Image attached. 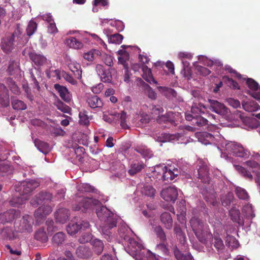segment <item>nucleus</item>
Listing matches in <instances>:
<instances>
[{"mask_svg":"<svg viewBox=\"0 0 260 260\" xmlns=\"http://www.w3.org/2000/svg\"><path fill=\"white\" fill-rule=\"evenodd\" d=\"M246 84L251 90L254 91L257 90L259 88V85L255 80L251 78H248L246 81Z\"/></svg>","mask_w":260,"mask_h":260,"instance_id":"obj_61","label":"nucleus"},{"mask_svg":"<svg viewBox=\"0 0 260 260\" xmlns=\"http://www.w3.org/2000/svg\"><path fill=\"white\" fill-rule=\"evenodd\" d=\"M118 54L120 55L118 57V63L122 64L124 68H128L127 61L129 59L128 53L126 51L120 50L118 51Z\"/></svg>","mask_w":260,"mask_h":260,"instance_id":"obj_33","label":"nucleus"},{"mask_svg":"<svg viewBox=\"0 0 260 260\" xmlns=\"http://www.w3.org/2000/svg\"><path fill=\"white\" fill-rule=\"evenodd\" d=\"M192 123L194 125L201 127L208 125V120L201 116L196 115V118L193 119Z\"/></svg>","mask_w":260,"mask_h":260,"instance_id":"obj_49","label":"nucleus"},{"mask_svg":"<svg viewBox=\"0 0 260 260\" xmlns=\"http://www.w3.org/2000/svg\"><path fill=\"white\" fill-rule=\"evenodd\" d=\"M225 148L229 153L237 157H245L248 156L247 151L244 150L242 145L235 142H230L226 143Z\"/></svg>","mask_w":260,"mask_h":260,"instance_id":"obj_7","label":"nucleus"},{"mask_svg":"<svg viewBox=\"0 0 260 260\" xmlns=\"http://www.w3.org/2000/svg\"><path fill=\"white\" fill-rule=\"evenodd\" d=\"M231 119L235 122H244L246 121V116L241 111L236 110L231 114Z\"/></svg>","mask_w":260,"mask_h":260,"instance_id":"obj_37","label":"nucleus"},{"mask_svg":"<svg viewBox=\"0 0 260 260\" xmlns=\"http://www.w3.org/2000/svg\"><path fill=\"white\" fill-rule=\"evenodd\" d=\"M91 244L94 252L98 255L101 254L104 248L103 241L99 239H95L92 241Z\"/></svg>","mask_w":260,"mask_h":260,"instance_id":"obj_32","label":"nucleus"},{"mask_svg":"<svg viewBox=\"0 0 260 260\" xmlns=\"http://www.w3.org/2000/svg\"><path fill=\"white\" fill-rule=\"evenodd\" d=\"M54 105L56 107L58 110L61 112L69 114H71V108L64 104L60 100L58 99L54 102Z\"/></svg>","mask_w":260,"mask_h":260,"instance_id":"obj_38","label":"nucleus"},{"mask_svg":"<svg viewBox=\"0 0 260 260\" xmlns=\"http://www.w3.org/2000/svg\"><path fill=\"white\" fill-rule=\"evenodd\" d=\"M154 231L156 234L157 237L159 238L162 242H165L166 240V235L162 228L160 225L156 226L154 229Z\"/></svg>","mask_w":260,"mask_h":260,"instance_id":"obj_48","label":"nucleus"},{"mask_svg":"<svg viewBox=\"0 0 260 260\" xmlns=\"http://www.w3.org/2000/svg\"><path fill=\"white\" fill-rule=\"evenodd\" d=\"M235 168L238 171V172L244 177L250 179L252 178V175H251V173L249 171H247L244 167L239 165H237L235 166Z\"/></svg>","mask_w":260,"mask_h":260,"instance_id":"obj_54","label":"nucleus"},{"mask_svg":"<svg viewBox=\"0 0 260 260\" xmlns=\"http://www.w3.org/2000/svg\"><path fill=\"white\" fill-rule=\"evenodd\" d=\"M160 196L167 202H175L178 196L177 188L175 186H169L161 191Z\"/></svg>","mask_w":260,"mask_h":260,"instance_id":"obj_11","label":"nucleus"},{"mask_svg":"<svg viewBox=\"0 0 260 260\" xmlns=\"http://www.w3.org/2000/svg\"><path fill=\"white\" fill-rule=\"evenodd\" d=\"M70 215L69 210L66 208L57 209L54 214L56 222L61 224L66 223L68 220Z\"/></svg>","mask_w":260,"mask_h":260,"instance_id":"obj_14","label":"nucleus"},{"mask_svg":"<svg viewBox=\"0 0 260 260\" xmlns=\"http://www.w3.org/2000/svg\"><path fill=\"white\" fill-rule=\"evenodd\" d=\"M67 43L70 47L76 49H80L83 46L82 42L78 41L74 37H71L67 39Z\"/></svg>","mask_w":260,"mask_h":260,"instance_id":"obj_40","label":"nucleus"},{"mask_svg":"<svg viewBox=\"0 0 260 260\" xmlns=\"http://www.w3.org/2000/svg\"><path fill=\"white\" fill-rule=\"evenodd\" d=\"M135 150L144 157L150 158L153 155L152 152L145 146L137 147Z\"/></svg>","mask_w":260,"mask_h":260,"instance_id":"obj_44","label":"nucleus"},{"mask_svg":"<svg viewBox=\"0 0 260 260\" xmlns=\"http://www.w3.org/2000/svg\"><path fill=\"white\" fill-rule=\"evenodd\" d=\"M213 244L218 253H221L225 248L222 239L217 235H214L213 238Z\"/></svg>","mask_w":260,"mask_h":260,"instance_id":"obj_28","label":"nucleus"},{"mask_svg":"<svg viewBox=\"0 0 260 260\" xmlns=\"http://www.w3.org/2000/svg\"><path fill=\"white\" fill-rule=\"evenodd\" d=\"M173 136L167 133H162L157 137L156 141L159 142L165 143L173 139Z\"/></svg>","mask_w":260,"mask_h":260,"instance_id":"obj_59","label":"nucleus"},{"mask_svg":"<svg viewBox=\"0 0 260 260\" xmlns=\"http://www.w3.org/2000/svg\"><path fill=\"white\" fill-rule=\"evenodd\" d=\"M37 28V24L34 21H30L27 27H26V34L28 36H32L35 32L36 31Z\"/></svg>","mask_w":260,"mask_h":260,"instance_id":"obj_52","label":"nucleus"},{"mask_svg":"<svg viewBox=\"0 0 260 260\" xmlns=\"http://www.w3.org/2000/svg\"><path fill=\"white\" fill-rule=\"evenodd\" d=\"M34 219L32 216L25 215L21 220L15 222V230L20 233H30L32 231Z\"/></svg>","mask_w":260,"mask_h":260,"instance_id":"obj_6","label":"nucleus"},{"mask_svg":"<svg viewBox=\"0 0 260 260\" xmlns=\"http://www.w3.org/2000/svg\"><path fill=\"white\" fill-rule=\"evenodd\" d=\"M123 36L119 34H115L110 36L109 39V43L120 44L123 40Z\"/></svg>","mask_w":260,"mask_h":260,"instance_id":"obj_58","label":"nucleus"},{"mask_svg":"<svg viewBox=\"0 0 260 260\" xmlns=\"http://www.w3.org/2000/svg\"><path fill=\"white\" fill-rule=\"evenodd\" d=\"M225 242L232 248H237L239 246L238 240L233 236L228 235L226 237Z\"/></svg>","mask_w":260,"mask_h":260,"instance_id":"obj_55","label":"nucleus"},{"mask_svg":"<svg viewBox=\"0 0 260 260\" xmlns=\"http://www.w3.org/2000/svg\"><path fill=\"white\" fill-rule=\"evenodd\" d=\"M125 240H127L126 252L136 260H144L147 258L150 260L154 257L153 254L149 250L145 249L143 246L134 239L125 236Z\"/></svg>","mask_w":260,"mask_h":260,"instance_id":"obj_3","label":"nucleus"},{"mask_svg":"<svg viewBox=\"0 0 260 260\" xmlns=\"http://www.w3.org/2000/svg\"><path fill=\"white\" fill-rule=\"evenodd\" d=\"M243 213L247 218H252L255 216L252 206L250 205H246L243 207Z\"/></svg>","mask_w":260,"mask_h":260,"instance_id":"obj_53","label":"nucleus"},{"mask_svg":"<svg viewBox=\"0 0 260 260\" xmlns=\"http://www.w3.org/2000/svg\"><path fill=\"white\" fill-rule=\"evenodd\" d=\"M34 143L37 149L45 154H47L50 150L49 145L46 142L36 139Z\"/></svg>","mask_w":260,"mask_h":260,"instance_id":"obj_26","label":"nucleus"},{"mask_svg":"<svg viewBox=\"0 0 260 260\" xmlns=\"http://www.w3.org/2000/svg\"><path fill=\"white\" fill-rule=\"evenodd\" d=\"M79 123L81 125L87 126L89 124L87 112L85 111H81L79 114Z\"/></svg>","mask_w":260,"mask_h":260,"instance_id":"obj_51","label":"nucleus"},{"mask_svg":"<svg viewBox=\"0 0 260 260\" xmlns=\"http://www.w3.org/2000/svg\"><path fill=\"white\" fill-rule=\"evenodd\" d=\"M160 218L161 222L167 229L170 230L172 229L173 226V219L169 212H165L162 213Z\"/></svg>","mask_w":260,"mask_h":260,"instance_id":"obj_24","label":"nucleus"},{"mask_svg":"<svg viewBox=\"0 0 260 260\" xmlns=\"http://www.w3.org/2000/svg\"><path fill=\"white\" fill-rule=\"evenodd\" d=\"M243 109L248 112L256 111L260 109L259 105L255 101H249L242 103Z\"/></svg>","mask_w":260,"mask_h":260,"instance_id":"obj_35","label":"nucleus"},{"mask_svg":"<svg viewBox=\"0 0 260 260\" xmlns=\"http://www.w3.org/2000/svg\"><path fill=\"white\" fill-rule=\"evenodd\" d=\"M92 235L90 232L83 233L79 237L78 241L80 243H87L91 240Z\"/></svg>","mask_w":260,"mask_h":260,"instance_id":"obj_56","label":"nucleus"},{"mask_svg":"<svg viewBox=\"0 0 260 260\" xmlns=\"http://www.w3.org/2000/svg\"><path fill=\"white\" fill-rule=\"evenodd\" d=\"M81 229V224L71 221L67 227L68 233L71 235L76 234Z\"/></svg>","mask_w":260,"mask_h":260,"instance_id":"obj_34","label":"nucleus"},{"mask_svg":"<svg viewBox=\"0 0 260 260\" xmlns=\"http://www.w3.org/2000/svg\"><path fill=\"white\" fill-rule=\"evenodd\" d=\"M205 109V106L202 104H199L198 106H193L191 108V111L192 113H204V110Z\"/></svg>","mask_w":260,"mask_h":260,"instance_id":"obj_64","label":"nucleus"},{"mask_svg":"<svg viewBox=\"0 0 260 260\" xmlns=\"http://www.w3.org/2000/svg\"><path fill=\"white\" fill-rule=\"evenodd\" d=\"M70 70L74 73V76L77 79L82 77V71L80 65L76 62H71L68 65Z\"/></svg>","mask_w":260,"mask_h":260,"instance_id":"obj_30","label":"nucleus"},{"mask_svg":"<svg viewBox=\"0 0 260 260\" xmlns=\"http://www.w3.org/2000/svg\"><path fill=\"white\" fill-rule=\"evenodd\" d=\"M66 239V235L62 232L55 234L51 238V243L54 246L61 245Z\"/></svg>","mask_w":260,"mask_h":260,"instance_id":"obj_25","label":"nucleus"},{"mask_svg":"<svg viewBox=\"0 0 260 260\" xmlns=\"http://www.w3.org/2000/svg\"><path fill=\"white\" fill-rule=\"evenodd\" d=\"M174 254L177 260H192L190 254H184L176 246L174 249Z\"/></svg>","mask_w":260,"mask_h":260,"instance_id":"obj_42","label":"nucleus"},{"mask_svg":"<svg viewBox=\"0 0 260 260\" xmlns=\"http://www.w3.org/2000/svg\"><path fill=\"white\" fill-rule=\"evenodd\" d=\"M101 202L97 199L88 197H79L76 203L73 205V209L74 211H80L85 212L88 210H91L95 206H100Z\"/></svg>","mask_w":260,"mask_h":260,"instance_id":"obj_4","label":"nucleus"},{"mask_svg":"<svg viewBox=\"0 0 260 260\" xmlns=\"http://www.w3.org/2000/svg\"><path fill=\"white\" fill-rule=\"evenodd\" d=\"M9 95L8 90L5 85L0 84V104L6 107L9 104Z\"/></svg>","mask_w":260,"mask_h":260,"instance_id":"obj_19","label":"nucleus"},{"mask_svg":"<svg viewBox=\"0 0 260 260\" xmlns=\"http://www.w3.org/2000/svg\"><path fill=\"white\" fill-rule=\"evenodd\" d=\"M141 192L142 194L145 196L153 198L155 196L156 190L152 186L147 185L144 186L141 189Z\"/></svg>","mask_w":260,"mask_h":260,"instance_id":"obj_39","label":"nucleus"},{"mask_svg":"<svg viewBox=\"0 0 260 260\" xmlns=\"http://www.w3.org/2000/svg\"><path fill=\"white\" fill-rule=\"evenodd\" d=\"M19 30L17 29L10 36H7L2 39L1 47L6 53H9L14 49V42L15 37L18 38Z\"/></svg>","mask_w":260,"mask_h":260,"instance_id":"obj_8","label":"nucleus"},{"mask_svg":"<svg viewBox=\"0 0 260 260\" xmlns=\"http://www.w3.org/2000/svg\"><path fill=\"white\" fill-rule=\"evenodd\" d=\"M231 219L235 222L239 223L240 220V213L239 209L236 207H232L229 211Z\"/></svg>","mask_w":260,"mask_h":260,"instance_id":"obj_45","label":"nucleus"},{"mask_svg":"<svg viewBox=\"0 0 260 260\" xmlns=\"http://www.w3.org/2000/svg\"><path fill=\"white\" fill-rule=\"evenodd\" d=\"M236 193L237 197L240 199L246 200L248 198L246 191L241 187L236 188Z\"/></svg>","mask_w":260,"mask_h":260,"instance_id":"obj_60","label":"nucleus"},{"mask_svg":"<svg viewBox=\"0 0 260 260\" xmlns=\"http://www.w3.org/2000/svg\"><path fill=\"white\" fill-rule=\"evenodd\" d=\"M96 71L98 75L100 77L102 82L105 83H110L112 81L111 73L109 71L106 70L104 67L100 64L96 66Z\"/></svg>","mask_w":260,"mask_h":260,"instance_id":"obj_15","label":"nucleus"},{"mask_svg":"<svg viewBox=\"0 0 260 260\" xmlns=\"http://www.w3.org/2000/svg\"><path fill=\"white\" fill-rule=\"evenodd\" d=\"M52 211V208L50 206H42L36 210L34 216L37 219V220H41L51 213Z\"/></svg>","mask_w":260,"mask_h":260,"instance_id":"obj_17","label":"nucleus"},{"mask_svg":"<svg viewBox=\"0 0 260 260\" xmlns=\"http://www.w3.org/2000/svg\"><path fill=\"white\" fill-rule=\"evenodd\" d=\"M174 179L173 174H172V170L170 169H168L167 167H166L163 176H161L162 181H169L173 180Z\"/></svg>","mask_w":260,"mask_h":260,"instance_id":"obj_57","label":"nucleus"},{"mask_svg":"<svg viewBox=\"0 0 260 260\" xmlns=\"http://www.w3.org/2000/svg\"><path fill=\"white\" fill-rule=\"evenodd\" d=\"M17 237L15 232L11 227L0 228V238L4 240H13Z\"/></svg>","mask_w":260,"mask_h":260,"instance_id":"obj_16","label":"nucleus"},{"mask_svg":"<svg viewBox=\"0 0 260 260\" xmlns=\"http://www.w3.org/2000/svg\"><path fill=\"white\" fill-rule=\"evenodd\" d=\"M35 239L42 243H46L48 240L47 235L44 228H40L35 232Z\"/></svg>","mask_w":260,"mask_h":260,"instance_id":"obj_27","label":"nucleus"},{"mask_svg":"<svg viewBox=\"0 0 260 260\" xmlns=\"http://www.w3.org/2000/svg\"><path fill=\"white\" fill-rule=\"evenodd\" d=\"M196 70L198 73L204 76L209 75L211 73L208 69L201 66H197L196 67Z\"/></svg>","mask_w":260,"mask_h":260,"instance_id":"obj_63","label":"nucleus"},{"mask_svg":"<svg viewBox=\"0 0 260 260\" xmlns=\"http://www.w3.org/2000/svg\"><path fill=\"white\" fill-rule=\"evenodd\" d=\"M166 166L162 165L156 166L153 171V175L159 180H161V176H163Z\"/></svg>","mask_w":260,"mask_h":260,"instance_id":"obj_47","label":"nucleus"},{"mask_svg":"<svg viewBox=\"0 0 260 260\" xmlns=\"http://www.w3.org/2000/svg\"><path fill=\"white\" fill-rule=\"evenodd\" d=\"M39 185V182L35 180H27L18 182L15 186V192L10 201V204L15 207L23 204L28 199V194Z\"/></svg>","mask_w":260,"mask_h":260,"instance_id":"obj_1","label":"nucleus"},{"mask_svg":"<svg viewBox=\"0 0 260 260\" xmlns=\"http://www.w3.org/2000/svg\"><path fill=\"white\" fill-rule=\"evenodd\" d=\"M145 167V165L143 162L134 163L131 165L130 169L128 173L131 176H133L137 173L140 172Z\"/></svg>","mask_w":260,"mask_h":260,"instance_id":"obj_36","label":"nucleus"},{"mask_svg":"<svg viewBox=\"0 0 260 260\" xmlns=\"http://www.w3.org/2000/svg\"><path fill=\"white\" fill-rule=\"evenodd\" d=\"M20 212L19 211H16L13 209H10L0 214V222L2 223L11 222L15 218H17Z\"/></svg>","mask_w":260,"mask_h":260,"instance_id":"obj_13","label":"nucleus"},{"mask_svg":"<svg viewBox=\"0 0 260 260\" xmlns=\"http://www.w3.org/2000/svg\"><path fill=\"white\" fill-rule=\"evenodd\" d=\"M137 81L140 85L142 86L145 89L147 90V95L149 98L152 100H155L156 98V93L148 84L140 78L137 79Z\"/></svg>","mask_w":260,"mask_h":260,"instance_id":"obj_29","label":"nucleus"},{"mask_svg":"<svg viewBox=\"0 0 260 260\" xmlns=\"http://www.w3.org/2000/svg\"><path fill=\"white\" fill-rule=\"evenodd\" d=\"M101 56H102V60L106 65L109 67H112L113 64V57L106 53H104Z\"/></svg>","mask_w":260,"mask_h":260,"instance_id":"obj_62","label":"nucleus"},{"mask_svg":"<svg viewBox=\"0 0 260 260\" xmlns=\"http://www.w3.org/2000/svg\"><path fill=\"white\" fill-rule=\"evenodd\" d=\"M197 171H194L193 175L201 180L202 182L209 184L210 181L209 168L203 160H199L196 166Z\"/></svg>","mask_w":260,"mask_h":260,"instance_id":"obj_5","label":"nucleus"},{"mask_svg":"<svg viewBox=\"0 0 260 260\" xmlns=\"http://www.w3.org/2000/svg\"><path fill=\"white\" fill-rule=\"evenodd\" d=\"M208 101L210 104L209 109L211 111L223 116L228 114L229 109L224 104L214 100L209 99Z\"/></svg>","mask_w":260,"mask_h":260,"instance_id":"obj_10","label":"nucleus"},{"mask_svg":"<svg viewBox=\"0 0 260 260\" xmlns=\"http://www.w3.org/2000/svg\"><path fill=\"white\" fill-rule=\"evenodd\" d=\"M52 194L47 191H41L35 196L30 201V204L34 207L39 205H44L50 203L52 199Z\"/></svg>","mask_w":260,"mask_h":260,"instance_id":"obj_9","label":"nucleus"},{"mask_svg":"<svg viewBox=\"0 0 260 260\" xmlns=\"http://www.w3.org/2000/svg\"><path fill=\"white\" fill-rule=\"evenodd\" d=\"M234 199L233 193L232 192H228L221 198V201L222 206H229Z\"/></svg>","mask_w":260,"mask_h":260,"instance_id":"obj_46","label":"nucleus"},{"mask_svg":"<svg viewBox=\"0 0 260 260\" xmlns=\"http://www.w3.org/2000/svg\"><path fill=\"white\" fill-rule=\"evenodd\" d=\"M190 224L195 235L200 238L205 225V223L198 218L193 217L190 220Z\"/></svg>","mask_w":260,"mask_h":260,"instance_id":"obj_12","label":"nucleus"},{"mask_svg":"<svg viewBox=\"0 0 260 260\" xmlns=\"http://www.w3.org/2000/svg\"><path fill=\"white\" fill-rule=\"evenodd\" d=\"M12 106L14 109L17 110H24L27 108L26 104L22 101L18 99L12 100Z\"/></svg>","mask_w":260,"mask_h":260,"instance_id":"obj_43","label":"nucleus"},{"mask_svg":"<svg viewBox=\"0 0 260 260\" xmlns=\"http://www.w3.org/2000/svg\"><path fill=\"white\" fill-rule=\"evenodd\" d=\"M87 102L89 107L92 109L101 108L103 104L101 99L95 95H90L88 97Z\"/></svg>","mask_w":260,"mask_h":260,"instance_id":"obj_23","label":"nucleus"},{"mask_svg":"<svg viewBox=\"0 0 260 260\" xmlns=\"http://www.w3.org/2000/svg\"><path fill=\"white\" fill-rule=\"evenodd\" d=\"M101 52L96 49H92L84 54V58L85 59L91 61L95 59V56L101 55Z\"/></svg>","mask_w":260,"mask_h":260,"instance_id":"obj_41","label":"nucleus"},{"mask_svg":"<svg viewBox=\"0 0 260 260\" xmlns=\"http://www.w3.org/2000/svg\"><path fill=\"white\" fill-rule=\"evenodd\" d=\"M76 254L80 258H88L92 256V252L88 247L80 246L76 250Z\"/></svg>","mask_w":260,"mask_h":260,"instance_id":"obj_20","label":"nucleus"},{"mask_svg":"<svg viewBox=\"0 0 260 260\" xmlns=\"http://www.w3.org/2000/svg\"><path fill=\"white\" fill-rule=\"evenodd\" d=\"M96 213L98 217L104 221V224L102 226V234L108 241H111L112 237L110 230L116 226L117 219L106 207L102 206Z\"/></svg>","mask_w":260,"mask_h":260,"instance_id":"obj_2","label":"nucleus"},{"mask_svg":"<svg viewBox=\"0 0 260 260\" xmlns=\"http://www.w3.org/2000/svg\"><path fill=\"white\" fill-rule=\"evenodd\" d=\"M141 69L143 73V78L146 81L150 84H156L157 83L152 76L150 69L148 68L146 65H142Z\"/></svg>","mask_w":260,"mask_h":260,"instance_id":"obj_22","label":"nucleus"},{"mask_svg":"<svg viewBox=\"0 0 260 260\" xmlns=\"http://www.w3.org/2000/svg\"><path fill=\"white\" fill-rule=\"evenodd\" d=\"M30 60L37 66H41L46 62V58L41 54H37L35 52H31L28 54Z\"/></svg>","mask_w":260,"mask_h":260,"instance_id":"obj_21","label":"nucleus"},{"mask_svg":"<svg viewBox=\"0 0 260 260\" xmlns=\"http://www.w3.org/2000/svg\"><path fill=\"white\" fill-rule=\"evenodd\" d=\"M29 74L30 75L31 80L35 86L34 88H36L38 90H39L40 87L37 78L40 77V72L35 68L34 69H31L29 70Z\"/></svg>","mask_w":260,"mask_h":260,"instance_id":"obj_31","label":"nucleus"},{"mask_svg":"<svg viewBox=\"0 0 260 260\" xmlns=\"http://www.w3.org/2000/svg\"><path fill=\"white\" fill-rule=\"evenodd\" d=\"M54 88L58 92L59 96L62 100L67 103H69L71 101L70 93L66 87L58 84H55L54 85Z\"/></svg>","mask_w":260,"mask_h":260,"instance_id":"obj_18","label":"nucleus"},{"mask_svg":"<svg viewBox=\"0 0 260 260\" xmlns=\"http://www.w3.org/2000/svg\"><path fill=\"white\" fill-rule=\"evenodd\" d=\"M47 77L48 78H55L56 80L60 79V72L59 70L49 69L46 71Z\"/></svg>","mask_w":260,"mask_h":260,"instance_id":"obj_50","label":"nucleus"}]
</instances>
